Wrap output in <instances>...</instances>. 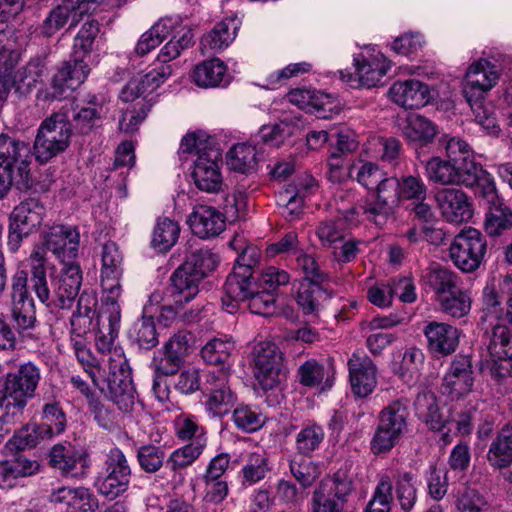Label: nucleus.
Listing matches in <instances>:
<instances>
[{
  "label": "nucleus",
  "mask_w": 512,
  "mask_h": 512,
  "mask_svg": "<svg viewBox=\"0 0 512 512\" xmlns=\"http://www.w3.org/2000/svg\"><path fill=\"white\" fill-rule=\"evenodd\" d=\"M194 346V337L187 330H179L164 342L162 355L154 357L153 366L159 376L174 375L179 371Z\"/></svg>",
  "instance_id": "nucleus-11"
},
{
  "label": "nucleus",
  "mask_w": 512,
  "mask_h": 512,
  "mask_svg": "<svg viewBox=\"0 0 512 512\" xmlns=\"http://www.w3.org/2000/svg\"><path fill=\"white\" fill-rule=\"evenodd\" d=\"M336 370L331 360L317 361L308 359L298 368L300 383L309 388L318 387L321 391L329 390L335 382Z\"/></svg>",
  "instance_id": "nucleus-34"
},
{
  "label": "nucleus",
  "mask_w": 512,
  "mask_h": 512,
  "mask_svg": "<svg viewBox=\"0 0 512 512\" xmlns=\"http://www.w3.org/2000/svg\"><path fill=\"white\" fill-rule=\"evenodd\" d=\"M241 21L236 16H230L217 22L214 27L203 35L201 50L203 53H219L230 46L235 40Z\"/></svg>",
  "instance_id": "nucleus-32"
},
{
  "label": "nucleus",
  "mask_w": 512,
  "mask_h": 512,
  "mask_svg": "<svg viewBox=\"0 0 512 512\" xmlns=\"http://www.w3.org/2000/svg\"><path fill=\"white\" fill-rule=\"evenodd\" d=\"M102 301H119L121 297L120 277L122 275L123 256L115 242L103 244L101 251Z\"/></svg>",
  "instance_id": "nucleus-13"
},
{
  "label": "nucleus",
  "mask_w": 512,
  "mask_h": 512,
  "mask_svg": "<svg viewBox=\"0 0 512 512\" xmlns=\"http://www.w3.org/2000/svg\"><path fill=\"white\" fill-rule=\"evenodd\" d=\"M487 243L482 233L474 228L462 230L450 244L449 256L453 264L463 272L477 270L486 253Z\"/></svg>",
  "instance_id": "nucleus-9"
},
{
  "label": "nucleus",
  "mask_w": 512,
  "mask_h": 512,
  "mask_svg": "<svg viewBox=\"0 0 512 512\" xmlns=\"http://www.w3.org/2000/svg\"><path fill=\"white\" fill-rule=\"evenodd\" d=\"M30 147L22 141L2 134V185L15 186L19 191L30 187L29 177Z\"/></svg>",
  "instance_id": "nucleus-7"
},
{
  "label": "nucleus",
  "mask_w": 512,
  "mask_h": 512,
  "mask_svg": "<svg viewBox=\"0 0 512 512\" xmlns=\"http://www.w3.org/2000/svg\"><path fill=\"white\" fill-rule=\"evenodd\" d=\"M45 213L44 206L38 199L29 198L17 205L10 215L12 227H20L24 233H30L40 226Z\"/></svg>",
  "instance_id": "nucleus-38"
},
{
  "label": "nucleus",
  "mask_w": 512,
  "mask_h": 512,
  "mask_svg": "<svg viewBox=\"0 0 512 512\" xmlns=\"http://www.w3.org/2000/svg\"><path fill=\"white\" fill-rule=\"evenodd\" d=\"M104 465L105 476L99 480L98 490L113 499L128 489L131 468L125 454L118 447L109 450Z\"/></svg>",
  "instance_id": "nucleus-12"
},
{
  "label": "nucleus",
  "mask_w": 512,
  "mask_h": 512,
  "mask_svg": "<svg viewBox=\"0 0 512 512\" xmlns=\"http://www.w3.org/2000/svg\"><path fill=\"white\" fill-rule=\"evenodd\" d=\"M50 438V428L47 426H40L36 423H30L17 431L7 442L6 447L11 451H21L35 447L40 440Z\"/></svg>",
  "instance_id": "nucleus-50"
},
{
  "label": "nucleus",
  "mask_w": 512,
  "mask_h": 512,
  "mask_svg": "<svg viewBox=\"0 0 512 512\" xmlns=\"http://www.w3.org/2000/svg\"><path fill=\"white\" fill-rule=\"evenodd\" d=\"M417 417L431 430L439 431L445 420L440 413L435 395L431 392L419 393L414 402Z\"/></svg>",
  "instance_id": "nucleus-47"
},
{
  "label": "nucleus",
  "mask_w": 512,
  "mask_h": 512,
  "mask_svg": "<svg viewBox=\"0 0 512 512\" xmlns=\"http://www.w3.org/2000/svg\"><path fill=\"white\" fill-rule=\"evenodd\" d=\"M324 437L325 431L322 426L315 422L304 425L296 435L297 452L304 456H311L320 447Z\"/></svg>",
  "instance_id": "nucleus-57"
},
{
  "label": "nucleus",
  "mask_w": 512,
  "mask_h": 512,
  "mask_svg": "<svg viewBox=\"0 0 512 512\" xmlns=\"http://www.w3.org/2000/svg\"><path fill=\"white\" fill-rule=\"evenodd\" d=\"M486 459L490 467L497 470L512 465V424H504L491 441Z\"/></svg>",
  "instance_id": "nucleus-37"
},
{
  "label": "nucleus",
  "mask_w": 512,
  "mask_h": 512,
  "mask_svg": "<svg viewBox=\"0 0 512 512\" xmlns=\"http://www.w3.org/2000/svg\"><path fill=\"white\" fill-rule=\"evenodd\" d=\"M321 283L303 282L297 292L296 301L302 308L304 314H312L318 311L321 299L325 292L320 286Z\"/></svg>",
  "instance_id": "nucleus-63"
},
{
  "label": "nucleus",
  "mask_w": 512,
  "mask_h": 512,
  "mask_svg": "<svg viewBox=\"0 0 512 512\" xmlns=\"http://www.w3.org/2000/svg\"><path fill=\"white\" fill-rule=\"evenodd\" d=\"M401 151V143L394 137L373 136L366 144V152L372 157L379 158L384 162L392 163Z\"/></svg>",
  "instance_id": "nucleus-58"
},
{
  "label": "nucleus",
  "mask_w": 512,
  "mask_h": 512,
  "mask_svg": "<svg viewBox=\"0 0 512 512\" xmlns=\"http://www.w3.org/2000/svg\"><path fill=\"white\" fill-rule=\"evenodd\" d=\"M129 103L130 104L123 109L122 116L119 120L120 129L127 133L134 132L138 129L139 125L145 120L152 107L150 102L145 101Z\"/></svg>",
  "instance_id": "nucleus-64"
},
{
  "label": "nucleus",
  "mask_w": 512,
  "mask_h": 512,
  "mask_svg": "<svg viewBox=\"0 0 512 512\" xmlns=\"http://www.w3.org/2000/svg\"><path fill=\"white\" fill-rule=\"evenodd\" d=\"M179 234L177 222L167 217L159 218L153 231L152 245L161 252H167L176 244Z\"/></svg>",
  "instance_id": "nucleus-55"
},
{
  "label": "nucleus",
  "mask_w": 512,
  "mask_h": 512,
  "mask_svg": "<svg viewBox=\"0 0 512 512\" xmlns=\"http://www.w3.org/2000/svg\"><path fill=\"white\" fill-rule=\"evenodd\" d=\"M205 408L213 417L227 414L236 401L229 386V371L225 368L209 371L204 382Z\"/></svg>",
  "instance_id": "nucleus-10"
},
{
  "label": "nucleus",
  "mask_w": 512,
  "mask_h": 512,
  "mask_svg": "<svg viewBox=\"0 0 512 512\" xmlns=\"http://www.w3.org/2000/svg\"><path fill=\"white\" fill-rule=\"evenodd\" d=\"M71 135L68 110L62 107L41 122L34 141L36 159L44 163L64 152L70 144Z\"/></svg>",
  "instance_id": "nucleus-4"
},
{
  "label": "nucleus",
  "mask_w": 512,
  "mask_h": 512,
  "mask_svg": "<svg viewBox=\"0 0 512 512\" xmlns=\"http://www.w3.org/2000/svg\"><path fill=\"white\" fill-rule=\"evenodd\" d=\"M234 349L235 344L231 338H214L204 345L201 356L207 364L224 366Z\"/></svg>",
  "instance_id": "nucleus-60"
},
{
  "label": "nucleus",
  "mask_w": 512,
  "mask_h": 512,
  "mask_svg": "<svg viewBox=\"0 0 512 512\" xmlns=\"http://www.w3.org/2000/svg\"><path fill=\"white\" fill-rule=\"evenodd\" d=\"M389 96L399 106L415 109L428 102L429 88L415 79L397 81L390 87Z\"/></svg>",
  "instance_id": "nucleus-35"
},
{
  "label": "nucleus",
  "mask_w": 512,
  "mask_h": 512,
  "mask_svg": "<svg viewBox=\"0 0 512 512\" xmlns=\"http://www.w3.org/2000/svg\"><path fill=\"white\" fill-rule=\"evenodd\" d=\"M419 161L425 169L428 181L440 185H456L457 159H443L433 156L428 160Z\"/></svg>",
  "instance_id": "nucleus-43"
},
{
  "label": "nucleus",
  "mask_w": 512,
  "mask_h": 512,
  "mask_svg": "<svg viewBox=\"0 0 512 512\" xmlns=\"http://www.w3.org/2000/svg\"><path fill=\"white\" fill-rule=\"evenodd\" d=\"M50 501L68 512H93L97 508V500L85 487H60L52 492Z\"/></svg>",
  "instance_id": "nucleus-36"
},
{
  "label": "nucleus",
  "mask_w": 512,
  "mask_h": 512,
  "mask_svg": "<svg viewBox=\"0 0 512 512\" xmlns=\"http://www.w3.org/2000/svg\"><path fill=\"white\" fill-rule=\"evenodd\" d=\"M403 134L412 143L426 145L434 139L436 127L429 119L412 115L403 128Z\"/></svg>",
  "instance_id": "nucleus-53"
},
{
  "label": "nucleus",
  "mask_w": 512,
  "mask_h": 512,
  "mask_svg": "<svg viewBox=\"0 0 512 512\" xmlns=\"http://www.w3.org/2000/svg\"><path fill=\"white\" fill-rule=\"evenodd\" d=\"M83 15L80 13V8L77 7L76 3L70 2V0H63L62 3L53 8L41 26L42 33L45 36H52L60 29H62L69 19H71L70 27H75L79 18Z\"/></svg>",
  "instance_id": "nucleus-39"
},
{
  "label": "nucleus",
  "mask_w": 512,
  "mask_h": 512,
  "mask_svg": "<svg viewBox=\"0 0 512 512\" xmlns=\"http://www.w3.org/2000/svg\"><path fill=\"white\" fill-rule=\"evenodd\" d=\"M221 155L218 150L208 149L200 153L195 160L192 178L198 189L208 192H218L222 185L219 168Z\"/></svg>",
  "instance_id": "nucleus-25"
},
{
  "label": "nucleus",
  "mask_w": 512,
  "mask_h": 512,
  "mask_svg": "<svg viewBox=\"0 0 512 512\" xmlns=\"http://www.w3.org/2000/svg\"><path fill=\"white\" fill-rule=\"evenodd\" d=\"M308 62L290 63L279 70H263L258 76L257 85L264 89H276L291 79L297 78L311 70Z\"/></svg>",
  "instance_id": "nucleus-42"
},
{
  "label": "nucleus",
  "mask_w": 512,
  "mask_h": 512,
  "mask_svg": "<svg viewBox=\"0 0 512 512\" xmlns=\"http://www.w3.org/2000/svg\"><path fill=\"white\" fill-rule=\"evenodd\" d=\"M86 56L73 55L54 75L52 80V96L61 99L67 90H74L87 78L90 68L84 61Z\"/></svg>",
  "instance_id": "nucleus-28"
},
{
  "label": "nucleus",
  "mask_w": 512,
  "mask_h": 512,
  "mask_svg": "<svg viewBox=\"0 0 512 512\" xmlns=\"http://www.w3.org/2000/svg\"><path fill=\"white\" fill-rule=\"evenodd\" d=\"M82 271L74 262L64 264L59 275L52 281L53 303L61 309H70L79 295Z\"/></svg>",
  "instance_id": "nucleus-21"
},
{
  "label": "nucleus",
  "mask_w": 512,
  "mask_h": 512,
  "mask_svg": "<svg viewBox=\"0 0 512 512\" xmlns=\"http://www.w3.org/2000/svg\"><path fill=\"white\" fill-rule=\"evenodd\" d=\"M499 73L494 64L480 59L471 64L465 75L464 93L468 101L481 98L497 83Z\"/></svg>",
  "instance_id": "nucleus-24"
},
{
  "label": "nucleus",
  "mask_w": 512,
  "mask_h": 512,
  "mask_svg": "<svg viewBox=\"0 0 512 512\" xmlns=\"http://www.w3.org/2000/svg\"><path fill=\"white\" fill-rule=\"evenodd\" d=\"M219 263L218 254L211 249L200 248L190 252L182 265L203 281L216 270Z\"/></svg>",
  "instance_id": "nucleus-48"
},
{
  "label": "nucleus",
  "mask_w": 512,
  "mask_h": 512,
  "mask_svg": "<svg viewBox=\"0 0 512 512\" xmlns=\"http://www.w3.org/2000/svg\"><path fill=\"white\" fill-rule=\"evenodd\" d=\"M359 214L355 207H351L345 211H339L338 215L333 218H327L320 221L315 229V234L321 245L325 248L337 247L345 237L347 227L356 221Z\"/></svg>",
  "instance_id": "nucleus-29"
},
{
  "label": "nucleus",
  "mask_w": 512,
  "mask_h": 512,
  "mask_svg": "<svg viewBox=\"0 0 512 512\" xmlns=\"http://www.w3.org/2000/svg\"><path fill=\"white\" fill-rule=\"evenodd\" d=\"M438 303L443 313L453 318H462L470 312L472 299L468 290L458 287L452 293L441 297Z\"/></svg>",
  "instance_id": "nucleus-54"
},
{
  "label": "nucleus",
  "mask_w": 512,
  "mask_h": 512,
  "mask_svg": "<svg viewBox=\"0 0 512 512\" xmlns=\"http://www.w3.org/2000/svg\"><path fill=\"white\" fill-rule=\"evenodd\" d=\"M424 279L429 287L434 291L437 301L452 293L460 287V278L458 275L445 267L438 264L431 265L424 275Z\"/></svg>",
  "instance_id": "nucleus-44"
},
{
  "label": "nucleus",
  "mask_w": 512,
  "mask_h": 512,
  "mask_svg": "<svg viewBox=\"0 0 512 512\" xmlns=\"http://www.w3.org/2000/svg\"><path fill=\"white\" fill-rule=\"evenodd\" d=\"M435 201L442 217L449 223L468 222L473 216L472 204L460 189H439L435 193Z\"/></svg>",
  "instance_id": "nucleus-18"
},
{
  "label": "nucleus",
  "mask_w": 512,
  "mask_h": 512,
  "mask_svg": "<svg viewBox=\"0 0 512 512\" xmlns=\"http://www.w3.org/2000/svg\"><path fill=\"white\" fill-rule=\"evenodd\" d=\"M388 477L393 497V483H395L396 498L402 510L409 512L417 501L416 476L410 471L401 468H389L378 474L377 479Z\"/></svg>",
  "instance_id": "nucleus-31"
},
{
  "label": "nucleus",
  "mask_w": 512,
  "mask_h": 512,
  "mask_svg": "<svg viewBox=\"0 0 512 512\" xmlns=\"http://www.w3.org/2000/svg\"><path fill=\"white\" fill-rule=\"evenodd\" d=\"M170 65H160L144 75L133 77L121 90L120 99L124 102H154L153 93L171 75Z\"/></svg>",
  "instance_id": "nucleus-16"
},
{
  "label": "nucleus",
  "mask_w": 512,
  "mask_h": 512,
  "mask_svg": "<svg viewBox=\"0 0 512 512\" xmlns=\"http://www.w3.org/2000/svg\"><path fill=\"white\" fill-rule=\"evenodd\" d=\"M129 335L130 339L142 349L149 350L158 344L156 327L152 317L143 316L136 321Z\"/></svg>",
  "instance_id": "nucleus-61"
},
{
  "label": "nucleus",
  "mask_w": 512,
  "mask_h": 512,
  "mask_svg": "<svg viewBox=\"0 0 512 512\" xmlns=\"http://www.w3.org/2000/svg\"><path fill=\"white\" fill-rule=\"evenodd\" d=\"M354 490L352 477L347 470L339 469L325 476L312 492L311 512H344Z\"/></svg>",
  "instance_id": "nucleus-6"
},
{
  "label": "nucleus",
  "mask_w": 512,
  "mask_h": 512,
  "mask_svg": "<svg viewBox=\"0 0 512 512\" xmlns=\"http://www.w3.org/2000/svg\"><path fill=\"white\" fill-rule=\"evenodd\" d=\"M202 280L195 276L182 264L177 267L170 277L171 304L164 306L162 311L176 314L184 304L192 301L199 293Z\"/></svg>",
  "instance_id": "nucleus-19"
},
{
  "label": "nucleus",
  "mask_w": 512,
  "mask_h": 512,
  "mask_svg": "<svg viewBox=\"0 0 512 512\" xmlns=\"http://www.w3.org/2000/svg\"><path fill=\"white\" fill-rule=\"evenodd\" d=\"M32 289L43 303L49 300L50 292L46 278V253L42 246L36 245L28 259Z\"/></svg>",
  "instance_id": "nucleus-45"
},
{
  "label": "nucleus",
  "mask_w": 512,
  "mask_h": 512,
  "mask_svg": "<svg viewBox=\"0 0 512 512\" xmlns=\"http://www.w3.org/2000/svg\"><path fill=\"white\" fill-rule=\"evenodd\" d=\"M100 109L95 96L89 100L87 105L77 106L70 121L71 128L79 134H89L101 123Z\"/></svg>",
  "instance_id": "nucleus-49"
},
{
  "label": "nucleus",
  "mask_w": 512,
  "mask_h": 512,
  "mask_svg": "<svg viewBox=\"0 0 512 512\" xmlns=\"http://www.w3.org/2000/svg\"><path fill=\"white\" fill-rule=\"evenodd\" d=\"M488 351L490 357L512 358V331L506 325L493 327Z\"/></svg>",
  "instance_id": "nucleus-62"
},
{
  "label": "nucleus",
  "mask_w": 512,
  "mask_h": 512,
  "mask_svg": "<svg viewBox=\"0 0 512 512\" xmlns=\"http://www.w3.org/2000/svg\"><path fill=\"white\" fill-rule=\"evenodd\" d=\"M108 356L109 375L107 377V389L101 390L122 412L133 410L136 402V391L129 375L128 363L123 349L116 346Z\"/></svg>",
  "instance_id": "nucleus-5"
},
{
  "label": "nucleus",
  "mask_w": 512,
  "mask_h": 512,
  "mask_svg": "<svg viewBox=\"0 0 512 512\" xmlns=\"http://www.w3.org/2000/svg\"><path fill=\"white\" fill-rule=\"evenodd\" d=\"M355 75L340 71L341 79L350 85L358 82L360 85L371 88L380 84L382 78L391 68L390 61L381 53L368 55L358 54L354 57Z\"/></svg>",
  "instance_id": "nucleus-14"
},
{
  "label": "nucleus",
  "mask_w": 512,
  "mask_h": 512,
  "mask_svg": "<svg viewBox=\"0 0 512 512\" xmlns=\"http://www.w3.org/2000/svg\"><path fill=\"white\" fill-rule=\"evenodd\" d=\"M304 197L295 185L289 184L276 194V202L282 208V215L293 221L302 213Z\"/></svg>",
  "instance_id": "nucleus-59"
},
{
  "label": "nucleus",
  "mask_w": 512,
  "mask_h": 512,
  "mask_svg": "<svg viewBox=\"0 0 512 512\" xmlns=\"http://www.w3.org/2000/svg\"><path fill=\"white\" fill-rule=\"evenodd\" d=\"M254 375L264 389L272 388L281 370L282 352L271 340L260 341L253 348Z\"/></svg>",
  "instance_id": "nucleus-15"
},
{
  "label": "nucleus",
  "mask_w": 512,
  "mask_h": 512,
  "mask_svg": "<svg viewBox=\"0 0 512 512\" xmlns=\"http://www.w3.org/2000/svg\"><path fill=\"white\" fill-rule=\"evenodd\" d=\"M188 224L196 236L206 239L215 237L224 231L226 218L216 208L199 204L194 206L189 215Z\"/></svg>",
  "instance_id": "nucleus-30"
},
{
  "label": "nucleus",
  "mask_w": 512,
  "mask_h": 512,
  "mask_svg": "<svg viewBox=\"0 0 512 512\" xmlns=\"http://www.w3.org/2000/svg\"><path fill=\"white\" fill-rule=\"evenodd\" d=\"M82 461V451L70 443L54 445L49 454L51 467L60 471L63 476H76Z\"/></svg>",
  "instance_id": "nucleus-40"
},
{
  "label": "nucleus",
  "mask_w": 512,
  "mask_h": 512,
  "mask_svg": "<svg viewBox=\"0 0 512 512\" xmlns=\"http://www.w3.org/2000/svg\"><path fill=\"white\" fill-rule=\"evenodd\" d=\"M409 401L400 398L391 401L378 415V425L370 442L374 454L392 450L408 431Z\"/></svg>",
  "instance_id": "nucleus-3"
},
{
  "label": "nucleus",
  "mask_w": 512,
  "mask_h": 512,
  "mask_svg": "<svg viewBox=\"0 0 512 512\" xmlns=\"http://www.w3.org/2000/svg\"><path fill=\"white\" fill-rule=\"evenodd\" d=\"M12 318L21 330L34 326L36 321L33 299L27 292V274L25 271L16 273L12 284Z\"/></svg>",
  "instance_id": "nucleus-23"
},
{
  "label": "nucleus",
  "mask_w": 512,
  "mask_h": 512,
  "mask_svg": "<svg viewBox=\"0 0 512 512\" xmlns=\"http://www.w3.org/2000/svg\"><path fill=\"white\" fill-rule=\"evenodd\" d=\"M484 227L492 237L500 236L512 228V210L503 200L489 205Z\"/></svg>",
  "instance_id": "nucleus-51"
},
{
  "label": "nucleus",
  "mask_w": 512,
  "mask_h": 512,
  "mask_svg": "<svg viewBox=\"0 0 512 512\" xmlns=\"http://www.w3.org/2000/svg\"><path fill=\"white\" fill-rule=\"evenodd\" d=\"M473 383L471 359L468 356L459 355L451 362L441 388L443 394L451 399H459L472 390Z\"/></svg>",
  "instance_id": "nucleus-20"
},
{
  "label": "nucleus",
  "mask_w": 512,
  "mask_h": 512,
  "mask_svg": "<svg viewBox=\"0 0 512 512\" xmlns=\"http://www.w3.org/2000/svg\"><path fill=\"white\" fill-rule=\"evenodd\" d=\"M352 392L358 397H367L377 385V368L365 353L354 352L348 360Z\"/></svg>",
  "instance_id": "nucleus-22"
},
{
  "label": "nucleus",
  "mask_w": 512,
  "mask_h": 512,
  "mask_svg": "<svg viewBox=\"0 0 512 512\" xmlns=\"http://www.w3.org/2000/svg\"><path fill=\"white\" fill-rule=\"evenodd\" d=\"M260 257L259 249L254 245L245 246L235 260L231 272L223 286L222 304L228 313H235L239 304L258 289L254 268Z\"/></svg>",
  "instance_id": "nucleus-1"
},
{
  "label": "nucleus",
  "mask_w": 512,
  "mask_h": 512,
  "mask_svg": "<svg viewBox=\"0 0 512 512\" xmlns=\"http://www.w3.org/2000/svg\"><path fill=\"white\" fill-rule=\"evenodd\" d=\"M40 379V369L32 362L23 363L17 371L7 374L2 396V408L5 409L2 422H12L22 414L27 399L34 396Z\"/></svg>",
  "instance_id": "nucleus-2"
},
{
  "label": "nucleus",
  "mask_w": 512,
  "mask_h": 512,
  "mask_svg": "<svg viewBox=\"0 0 512 512\" xmlns=\"http://www.w3.org/2000/svg\"><path fill=\"white\" fill-rule=\"evenodd\" d=\"M287 98L291 104L316 113L320 118H330L339 111L335 99L321 91L296 88L287 94Z\"/></svg>",
  "instance_id": "nucleus-27"
},
{
  "label": "nucleus",
  "mask_w": 512,
  "mask_h": 512,
  "mask_svg": "<svg viewBox=\"0 0 512 512\" xmlns=\"http://www.w3.org/2000/svg\"><path fill=\"white\" fill-rule=\"evenodd\" d=\"M44 250L52 252L64 264L76 259L80 245V233L77 227L56 225L43 237Z\"/></svg>",
  "instance_id": "nucleus-17"
},
{
  "label": "nucleus",
  "mask_w": 512,
  "mask_h": 512,
  "mask_svg": "<svg viewBox=\"0 0 512 512\" xmlns=\"http://www.w3.org/2000/svg\"><path fill=\"white\" fill-rule=\"evenodd\" d=\"M20 55V46L9 47L7 43L2 47V59H5V71L2 75V92L14 89L16 93L25 95L41 81L44 66L40 62H29L25 67L14 70Z\"/></svg>",
  "instance_id": "nucleus-8"
},
{
  "label": "nucleus",
  "mask_w": 512,
  "mask_h": 512,
  "mask_svg": "<svg viewBox=\"0 0 512 512\" xmlns=\"http://www.w3.org/2000/svg\"><path fill=\"white\" fill-rule=\"evenodd\" d=\"M120 319L121 309L118 301H103L95 340L98 352L106 354L116 347L114 341L118 335Z\"/></svg>",
  "instance_id": "nucleus-26"
},
{
  "label": "nucleus",
  "mask_w": 512,
  "mask_h": 512,
  "mask_svg": "<svg viewBox=\"0 0 512 512\" xmlns=\"http://www.w3.org/2000/svg\"><path fill=\"white\" fill-rule=\"evenodd\" d=\"M193 80L199 87H218L228 83L227 67L218 58L205 60L196 65L193 71Z\"/></svg>",
  "instance_id": "nucleus-41"
},
{
  "label": "nucleus",
  "mask_w": 512,
  "mask_h": 512,
  "mask_svg": "<svg viewBox=\"0 0 512 512\" xmlns=\"http://www.w3.org/2000/svg\"><path fill=\"white\" fill-rule=\"evenodd\" d=\"M257 154L255 146L238 143L227 153L226 162L231 170L240 173H250L256 168Z\"/></svg>",
  "instance_id": "nucleus-52"
},
{
  "label": "nucleus",
  "mask_w": 512,
  "mask_h": 512,
  "mask_svg": "<svg viewBox=\"0 0 512 512\" xmlns=\"http://www.w3.org/2000/svg\"><path fill=\"white\" fill-rule=\"evenodd\" d=\"M193 43L192 31L185 27L179 26L176 34L161 48L158 54V61L161 65H167L168 62L180 56L181 52Z\"/></svg>",
  "instance_id": "nucleus-56"
},
{
  "label": "nucleus",
  "mask_w": 512,
  "mask_h": 512,
  "mask_svg": "<svg viewBox=\"0 0 512 512\" xmlns=\"http://www.w3.org/2000/svg\"><path fill=\"white\" fill-rule=\"evenodd\" d=\"M423 333L427 338L428 349L440 356L452 354L459 345V332L454 326L444 322H429Z\"/></svg>",
  "instance_id": "nucleus-33"
},
{
  "label": "nucleus",
  "mask_w": 512,
  "mask_h": 512,
  "mask_svg": "<svg viewBox=\"0 0 512 512\" xmlns=\"http://www.w3.org/2000/svg\"><path fill=\"white\" fill-rule=\"evenodd\" d=\"M207 438L199 435L190 443L174 450L166 460V467L174 473L192 465L203 453Z\"/></svg>",
  "instance_id": "nucleus-46"
}]
</instances>
